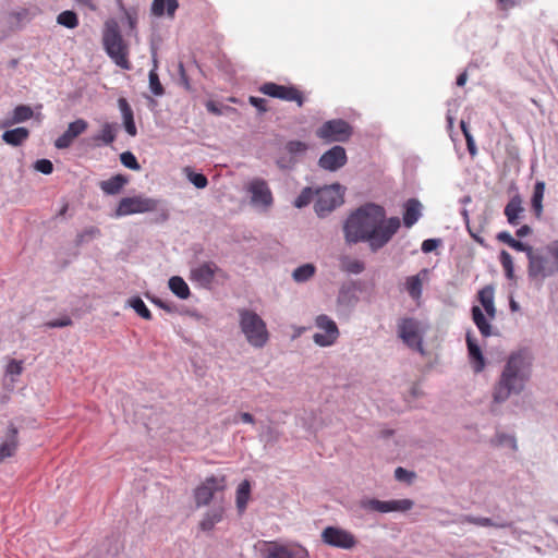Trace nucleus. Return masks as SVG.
Here are the masks:
<instances>
[{
	"instance_id": "obj_18",
	"label": "nucleus",
	"mask_w": 558,
	"mask_h": 558,
	"mask_svg": "<svg viewBox=\"0 0 558 558\" xmlns=\"http://www.w3.org/2000/svg\"><path fill=\"white\" fill-rule=\"evenodd\" d=\"M527 263V277L530 280L535 279H545L547 277L553 276L556 272V266L546 267L547 258L536 252L534 248L531 251V254L526 256Z\"/></svg>"
},
{
	"instance_id": "obj_7",
	"label": "nucleus",
	"mask_w": 558,
	"mask_h": 558,
	"mask_svg": "<svg viewBox=\"0 0 558 558\" xmlns=\"http://www.w3.org/2000/svg\"><path fill=\"white\" fill-rule=\"evenodd\" d=\"M325 144L345 143L353 135V126L343 119L325 121L315 132Z\"/></svg>"
},
{
	"instance_id": "obj_42",
	"label": "nucleus",
	"mask_w": 558,
	"mask_h": 558,
	"mask_svg": "<svg viewBox=\"0 0 558 558\" xmlns=\"http://www.w3.org/2000/svg\"><path fill=\"white\" fill-rule=\"evenodd\" d=\"M341 270L347 274L359 275L365 270V264L360 259L343 257L341 258Z\"/></svg>"
},
{
	"instance_id": "obj_21",
	"label": "nucleus",
	"mask_w": 558,
	"mask_h": 558,
	"mask_svg": "<svg viewBox=\"0 0 558 558\" xmlns=\"http://www.w3.org/2000/svg\"><path fill=\"white\" fill-rule=\"evenodd\" d=\"M465 342L468 348V355L470 360V364L474 371V373H481L486 365L485 357L483 355L482 349L477 343V340L474 338L471 331H468L465 335Z\"/></svg>"
},
{
	"instance_id": "obj_23",
	"label": "nucleus",
	"mask_w": 558,
	"mask_h": 558,
	"mask_svg": "<svg viewBox=\"0 0 558 558\" xmlns=\"http://www.w3.org/2000/svg\"><path fill=\"white\" fill-rule=\"evenodd\" d=\"M423 206L417 198H409L403 204L402 222L405 228H412L422 217Z\"/></svg>"
},
{
	"instance_id": "obj_54",
	"label": "nucleus",
	"mask_w": 558,
	"mask_h": 558,
	"mask_svg": "<svg viewBox=\"0 0 558 558\" xmlns=\"http://www.w3.org/2000/svg\"><path fill=\"white\" fill-rule=\"evenodd\" d=\"M442 244V240L439 238H430L423 241L421 250L423 253L428 254L438 248Z\"/></svg>"
},
{
	"instance_id": "obj_47",
	"label": "nucleus",
	"mask_w": 558,
	"mask_h": 558,
	"mask_svg": "<svg viewBox=\"0 0 558 558\" xmlns=\"http://www.w3.org/2000/svg\"><path fill=\"white\" fill-rule=\"evenodd\" d=\"M120 161L130 170L140 171L142 169L136 156L130 150L120 154Z\"/></svg>"
},
{
	"instance_id": "obj_43",
	"label": "nucleus",
	"mask_w": 558,
	"mask_h": 558,
	"mask_svg": "<svg viewBox=\"0 0 558 558\" xmlns=\"http://www.w3.org/2000/svg\"><path fill=\"white\" fill-rule=\"evenodd\" d=\"M499 262L505 270V276L509 280H514V265L512 256L506 250H501L499 253Z\"/></svg>"
},
{
	"instance_id": "obj_28",
	"label": "nucleus",
	"mask_w": 558,
	"mask_h": 558,
	"mask_svg": "<svg viewBox=\"0 0 558 558\" xmlns=\"http://www.w3.org/2000/svg\"><path fill=\"white\" fill-rule=\"evenodd\" d=\"M225 509L223 507H215L208 510L199 522V529L204 532L211 531L215 525L222 521Z\"/></svg>"
},
{
	"instance_id": "obj_30",
	"label": "nucleus",
	"mask_w": 558,
	"mask_h": 558,
	"mask_svg": "<svg viewBox=\"0 0 558 558\" xmlns=\"http://www.w3.org/2000/svg\"><path fill=\"white\" fill-rule=\"evenodd\" d=\"M178 8V0H153L150 10L155 16L167 14L169 17H173Z\"/></svg>"
},
{
	"instance_id": "obj_64",
	"label": "nucleus",
	"mask_w": 558,
	"mask_h": 558,
	"mask_svg": "<svg viewBox=\"0 0 558 558\" xmlns=\"http://www.w3.org/2000/svg\"><path fill=\"white\" fill-rule=\"evenodd\" d=\"M466 148L469 154L474 157L477 154V148L473 135L465 136Z\"/></svg>"
},
{
	"instance_id": "obj_19",
	"label": "nucleus",
	"mask_w": 558,
	"mask_h": 558,
	"mask_svg": "<svg viewBox=\"0 0 558 558\" xmlns=\"http://www.w3.org/2000/svg\"><path fill=\"white\" fill-rule=\"evenodd\" d=\"M88 128L87 121L84 119H76L69 123L68 129L54 141V147L58 149L69 148L73 141L85 132Z\"/></svg>"
},
{
	"instance_id": "obj_40",
	"label": "nucleus",
	"mask_w": 558,
	"mask_h": 558,
	"mask_svg": "<svg viewBox=\"0 0 558 558\" xmlns=\"http://www.w3.org/2000/svg\"><path fill=\"white\" fill-rule=\"evenodd\" d=\"M57 23L69 29H73L78 26V16L73 10H65L58 14Z\"/></svg>"
},
{
	"instance_id": "obj_2",
	"label": "nucleus",
	"mask_w": 558,
	"mask_h": 558,
	"mask_svg": "<svg viewBox=\"0 0 558 558\" xmlns=\"http://www.w3.org/2000/svg\"><path fill=\"white\" fill-rule=\"evenodd\" d=\"M532 374V360L526 350L511 352L499 378L493 387V401L505 403L511 396L520 395L529 383Z\"/></svg>"
},
{
	"instance_id": "obj_5",
	"label": "nucleus",
	"mask_w": 558,
	"mask_h": 558,
	"mask_svg": "<svg viewBox=\"0 0 558 558\" xmlns=\"http://www.w3.org/2000/svg\"><path fill=\"white\" fill-rule=\"evenodd\" d=\"M344 187L332 183L316 190L314 209L319 218L327 217L332 210L343 204Z\"/></svg>"
},
{
	"instance_id": "obj_14",
	"label": "nucleus",
	"mask_w": 558,
	"mask_h": 558,
	"mask_svg": "<svg viewBox=\"0 0 558 558\" xmlns=\"http://www.w3.org/2000/svg\"><path fill=\"white\" fill-rule=\"evenodd\" d=\"M398 335L409 348L423 353V343L416 319L413 317L401 318L398 323Z\"/></svg>"
},
{
	"instance_id": "obj_39",
	"label": "nucleus",
	"mask_w": 558,
	"mask_h": 558,
	"mask_svg": "<svg viewBox=\"0 0 558 558\" xmlns=\"http://www.w3.org/2000/svg\"><path fill=\"white\" fill-rule=\"evenodd\" d=\"M405 289L413 300H417L422 296L423 286L420 274L407 278Z\"/></svg>"
},
{
	"instance_id": "obj_32",
	"label": "nucleus",
	"mask_w": 558,
	"mask_h": 558,
	"mask_svg": "<svg viewBox=\"0 0 558 558\" xmlns=\"http://www.w3.org/2000/svg\"><path fill=\"white\" fill-rule=\"evenodd\" d=\"M251 496V483L247 480L241 482L235 493V505L238 512L242 514L247 507V502Z\"/></svg>"
},
{
	"instance_id": "obj_49",
	"label": "nucleus",
	"mask_w": 558,
	"mask_h": 558,
	"mask_svg": "<svg viewBox=\"0 0 558 558\" xmlns=\"http://www.w3.org/2000/svg\"><path fill=\"white\" fill-rule=\"evenodd\" d=\"M178 74H179V80H178V83L180 86H182L186 92H194V88L192 87V84H191V78H190V75L187 73V69H185L183 62H179L178 64Z\"/></svg>"
},
{
	"instance_id": "obj_16",
	"label": "nucleus",
	"mask_w": 558,
	"mask_h": 558,
	"mask_svg": "<svg viewBox=\"0 0 558 558\" xmlns=\"http://www.w3.org/2000/svg\"><path fill=\"white\" fill-rule=\"evenodd\" d=\"M251 194V204L253 206H262L268 208L274 204L271 190L266 180L262 178L253 179L247 186Z\"/></svg>"
},
{
	"instance_id": "obj_55",
	"label": "nucleus",
	"mask_w": 558,
	"mask_h": 558,
	"mask_svg": "<svg viewBox=\"0 0 558 558\" xmlns=\"http://www.w3.org/2000/svg\"><path fill=\"white\" fill-rule=\"evenodd\" d=\"M248 102L251 106H253L259 114H263L268 111V101L265 98L256 97V96H250Z\"/></svg>"
},
{
	"instance_id": "obj_33",
	"label": "nucleus",
	"mask_w": 558,
	"mask_h": 558,
	"mask_svg": "<svg viewBox=\"0 0 558 558\" xmlns=\"http://www.w3.org/2000/svg\"><path fill=\"white\" fill-rule=\"evenodd\" d=\"M116 131L117 124L106 122L102 125L101 131L93 137V140L96 143V146L112 144L116 140Z\"/></svg>"
},
{
	"instance_id": "obj_38",
	"label": "nucleus",
	"mask_w": 558,
	"mask_h": 558,
	"mask_svg": "<svg viewBox=\"0 0 558 558\" xmlns=\"http://www.w3.org/2000/svg\"><path fill=\"white\" fill-rule=\"evenodd\" d=\"M316 272V266L311 263L296 267L292 272V278L298 283L308 281Z\"/></svg>"
},
{
	"instance_id": "obj_26",
	"label": "nucleus",
	"mask_w": 558,
	"mask_h": 558,
	"mask_svg": "<svg viewBox=\"0 0 558 558\" xmlns=\"http://www.w3.org/2000/svg\"><path fill=\"white\" fill-rule=\"evenodd\" d=\"M523 210L522 198L520 194H515L506 205L504 214L511 226H517L519 225L520 214L523 213Z\"/></svg>"
},
{
	"instance_id": "obj_31",
	"label": "nucleus",
	"mask_w": 558,
	"mask_h": 558,
	"mask_svg": "<svg viewBox=\"0 0 558 558\" xmlns=\"http://www.w3.org/2000/svg\"><path fill=\"white\" fill-rule=\"evenodd\" d=\"M546 184L544 181H536L531 197V206L534 216L539 219L543 215V198L545 193Z\"/></svg>"
},
{
	"instance_id": "obj_56",
	"label": "nucleus",
	"mask_w": 558,
	"mask_h": 558,
	"mask_svg": "<svg viewBox=\"0 0 558 558\" xmlns=\"http://www.w3.org/2000/svg\"><path fill=\"white\" fill-rule=\"evenodd\" d=\"M73 324V320L70 316L65 315L61 318L51 319L47 323H45V327L47 328H63L71 326Z\"/></svg>"
},
{
	"instance_id": "obj_6",
	"label": "nucleus",
	"mask_w": 558,
	"mask_h": 558,
	"mask_svg": "<svg viewBox=\"0 0 558 558\" xmlns=\"http://www.w3.org/2000/svg\"><path fill=\"white\" fill-rule=\"evenodd\" d=\"M308 149L310 145L306 142L289 140L278 148L275 163L280 170H292L301 162Z\"/></svg>"
},
{
	"instance_id": "obj_20",
	"label": "nucleus",
	"mask_w": 558,
	"mask_h": 558,
	"mask_svg": "<svg viewBox=\"0 0 558 558\" xmlns=\"http://www.w3.org/2000/svg\"><path fill=\"white\" fill-rule=\"evenodd\" d=\"M265 558H310V555L307 549L301 545L272 544L266 549Z\"/></svg>"
},
{
	"instance_id": "obj_62",
	"label": "nucleus",
	"mask_w": 558,
	"mask_h": 558,
	"mask_svg": "<svg viewBox=\"0 0 558 558\" xmlns=\"http://www.w3.org/2000/svg\"><path fill=\"white\" fill-rule=\"evenodd\" d=\"M496 239L499 242L505 243L508 246H511L514 238L508 231H500L497 233Z\"/></svg>"
},
{
	"instance_id": "obj_3",
	"label": "nucleus",
	"mask_w": 558,
	"mask_h": 558,
	"mask_svg": "<svg viewBox=\"0 0 558 558\" xmlns=\"http://www.w3.org/2000/svg\"><path fill=\"white\" fill-rule=\"evenodd\" d=\"M101 40L108 57L121 69L131 70L129 45L124 40L116 20L111 19L105 22Z\"/></svg>"
},
{
	"instance_id": "obj_34",
	"label": "nucleus",
	"mask_w": 558,
	"mask_h": 558,
	"mask_svg": "<svg viewBox=\"0 0 558 558\" xmlns=\"http://www.w3.org/2000/svg\"><path fill=\"white\" fill-rule=\"evenodd\" d=\"M168 287L181 300H186L191 295L190 287L180 276H172L168 281Z\"/></svg>"
},
{
	"instance_id": "obj_44",
	"label": "nucleus",
	"mask_w": 558,
	"mask_h": 558,
	"mask_svg": "<svg viewBox=\"0 0 558 558\" xmlns=\"http://www.w3.org/2000/svg\"><path fill=\"white\" fill-rule=\"evenodd\" d=\"M316 195V190H313L311 186L304 187L301 193L296 196L293 202L294 207L304 208L306 207L314 196Z\"/></svg>"
},
{
	"instance_id": "obj_22",
	"label": "nucleus",
	"mask_w": 558,
	"mask_h": 558,
	"mask_svg": "<svg viewBox=\"0 0 558 558\" xmlns=\"http://www.w3.org/2000/svg\"><path fill=\"white\" fill-rule=\"evenodd\" d=\"M19 447V428L13 422H10L7 427V433L3 442L0 445V463L7 458L15 454Z\"/></svg>"
},
{
	"instance_id": "obj_15",
	"label": "nucleus",
	"mask_w": 558,
	"mask_h": 558,
	"mask_svg": "<svg viewBox=\"0 0 558 558\" xmlns=\"http://www.w3.org/2000/svg\"><path fill=\"white\" fill-rule=\"evenodd\" d=\"M363 290V283L360 280L345 281L340 286L337 295V306L341 310H353L359 303L357 292Z\"/></svg>"
},
{
	"instance_id": "obj_48",
	"label": "nucleus",
	"mask_w": 558,
	"mask_h": 558,
	"mask_svg": "<svg viewBox=\"0 0 558 558\" xmlns=\"http://www.w3.org/2000/svg\"><path fill=\"white\" fill-rule=\"evenodd\" d=\"M494 294L495 290L494 287L490 284L485 286L483 289L478 291L477 299L483 308L494 303Z\"/></svg>"
},
{
	"instance_id": "obj_17",
	"label": "nucleus",
	"mask_w": 558,
	"mask_h": 558,
	"mask_svg": "<svg viewBox=\"0 0 558 558\" xmlns=\"http://www.w3.org/2000/svg\"><path fill=\"white\" fill-rule=\"evenodd\" d=\"M347 162L348 156L344 147L335 145L319 157L317 165L323 170L335 172L344 167Z\"/></svg>"
},
{
	"instance_id": "obj_35",
	"label": "nucleus",
	"mask_w": 558,
	"mask_h": 558,
	"mask_svg": "<svg viewBox=\"0 0 558 558\" xmlns=\"http://www.w3.org/2000/svg\"><path fill=\"white\" fill-rule=\"evenodd\" d=\"M34 114V111L31 106L28 105H19L16 106L11 114V118L9 121H7L3 125H12V124H19L22 122H25L29 120Z\"/></svg>"
},
{
	"instance_id": "obj_9",
	"label": "nucleus",
	"mask_w": 558,
	"mask_h": 558,
	"mask_svg": "<svg viewBox=\"0 0 558 558\" xmlns=\"http://www.w3.org/2000/svg\"><path fill=\"white\" fill-rule=\"evenodd\" d=\"M258 90L271 98L293 101L298 107H302L305 102L303 92L294 85H280L274 82H266L258 87Z\"/></svg>"
},
{
	"instance_id": "obj_58",
	"label": "nucleus",
	"mask_w": 558,
	"mask_h": 558,
	"mask_svg": "<svg viewBox=\"0 0 558 558\" xmlns=\"http://www.w3.org/2000/svg\"><path fill=\"white\" fill-rule=\"evenodd\" d=\"M23 372L22 361L11 360L8 365L5 373L11 376H19Z\"/></svg>"
},
{
	"instance_id": "obj_45",
	"label": "nucleus",
	"mask_w": 558,
	"mask_h": 558,
	"mask_svg": "<svg viewBox=\"0 0 558 558\" xmlns=\"http://www.w3.org/2000/svg\"><path fill=\"white\" fill-rule=\"evenodd\" d=\"M389 512H407L414 506L412 499H392L388 500Z\"/></svg>"
},
{
	"instance_id": "obj_63",
	"label": "nucleus",
	"mask_w": 558,
	"mask_h": 558,
	"mask_svg": "<svg viewBox=\"0 0 558 558\" xmlns=\"http://www.w3.org/2000/svg\"><path fill=\"white\" fill-rule=\"evenodd\" d=\"M466 148L469 154L474 157L477 154V148L473 135L465 136Z\"/></svg>"
},
{
	"instance_id": "obj_27",
	"label": "nucleus",
	"mask_w": 558,
	"mask_h": 558,
	"mask_svg": "<svg viewBox=\"0 0 558 558\" xmlns=\"http://www.w3.org/2000/svg\"><path fill=\"white\" fill-rule=\"evenodd\" d=\"M471 316H472L473 323L475 324L480 333L484 338H488L492 335H494L493 327L480 306L473 305L471 307Z\"/></svg>"
},
{
	"instance_id": "obj_50",
	"label": "nucleus",
	"mask_w": 558,
	"mask_h": 558,
	"mask_svg": "<svg viewBox=\"0 0 558 558\" xmlns=\"http://www.w3.org/2000/svg\"><path fill=\"white\" fill-rule=\"evenodd\" d=\"M187 179L196 189H205L208 185V179L204 173L191 171L186 168Z\"/></svg>"
},
{
	"instance_id": "obj_8",
	"label": "nucleus",
	"mask_w": 558,
	"mask_h": 558,
	"mask_svg": "<svg viewBox=\"0 0 558 558\" xmlns=\"http://www.w3.org/2000/svg\"><path fill=\"white\" fill-rule=\"evenodd\" d=\"M161 203L162 202L160 199L146 197L143 195L123 197L120 199L112 216L116 218H120L134 214H144L159 210V206Z\"/></svg>"
},
{
	"instance_id": "obj_11",
	"label": "nucleus",
	"mask_w": 558,
	"mask_h": 558,
	"mask_svg": "<svg viewBox=\"0 0 558 558\" xmlns=\"http://www.w3.org/2000/svg\"><path fill=\"white\" fill-rule=\"evenodd\" d=\"M315 326L324 331V333L316 332L313 336V340L317 345L326 348L336 343L340 331L333 319L326 314H320L315 318Z\"/></svg>"
},
{
	"instance_id": "obj_53",
	"label": "nucleus",
	"mask_w": 558,
	"mask_h": 558,
	"mask_svg": "<svg viewBox=\"0 0 558 558\" xmlns=\"http://www.w3.org/2000/svg\"><path fill=\"white\" fill-rule=\"evenodd\" d=\"M395 478L399 482H405L410 484L415 478V473L402 466H398L395 470Z\"/></svg>"
},
{
	"instance_id": "obj_24",
	"label": "nucleus",
	"mask_w": 558,
	"mask_h": 558,
	"mask_svg": "<svg viewBox=\"0 0 558 558\" xmlns=\"http://www.w3.org/2000/svg\"><path fill=\"white\" fill-rule=\"evenodd\" d=\"M118 106L121 111L125 132L132 137L136 136L137 128L134 121V113L129 101L124 97H120L118 99Z\"/></svg>"
},
{
	"instance_id": "obj_37",
	"label": "nucleus",
	"mask_w": 558,
	"mask_h": 558,
	"mask_svg": "<svg viewBox=\"0 0 558 558\" xmlns=\"http://www.w3.org/2000/svg\"><path fill=\"white\" fill-rule=\"evenodd\" d=\"M154 68L148 73V83L149 89L154 96H162L165 94V88L160 83L159 75L157 72V60L156 53H153Z\"/></svg>"
},
{
	"instance_id": "obj_52",
	"label": "nucleus",
	"mask_w": 558,
	"mask_h": 558,
	"mask_svg": "<svg viewBox=\"0 0 558 558\" xmlns=\"http://www.w3.org/2000/svg\"><path fill=\"white\" fill-rule=\"evenodd\" d=\"M33 167L36 171L46 175H49L53 172V163L47 158L37 159Z\"/></svg>"
},
{
	"instance_id": "obj_13",
	"label": "nucleus",
	"mask_w": 558,
	"mask_h": 558,
	"mask_svg": "<svg viewBox=\"0 0 558 558\" xmlns=\"http://www.w3.org/2000/svg\"><path fill=\"white\" fill-rule=\"evenodd\" d=\"M322 541L328 546L341 549H351L357 543L351 532L333 525H329L323 530Z\"/></svg>"
},
{
	"instance_id": "obj_60",
	"label": "nucleus",
	"mask_w": 558,
	"mask_h": 558,
	"mask_svg": "<svg viewBox=\"0 0 558 558\" xmlns=\"http://www.w3.org/2000/svg\"><path fill=\"white\" fill-rule=\"evenodd\" d=\"M510 247L518 252H524L526 256L529 254H531V251L533 250V247L531 245H529L522 241H519L517 239H513Z\"/></svg>"
},
{
	"instance_id": "obj_46",
	"label": "nucleus",
	"mask_w": 558,
	"mask_h": 558,
	"mask_svg": "<svg viewBox=\"0 0 558 558\" xmlns=\"http://www.w3.org/2000/svg\"><path fill=\"white\" fill-rule=\"evenodd\" d=\"M464 522L472 523L478 526H495V527H507L506 523H495L490 518L486 517H474V515H465Z\"/></svg>"
},
{
	"instance_id": "obj_29",
	"label": "nucleus",
	"mask_w": 558,
	"mask_h": 558,
	"mask_svg": "<svg viewBox=\"0 0 558 558\" xmlns=\"http://www.w3.org/2000/svg\"><path fill=\"white\" fill-rule=\"evenodd\" d=\"M1 137L8 145L16 147L22 145L29 137V131L24 126H19L4 131Z\"/></svg>"
},
{
	"instance_id": "obj_61",
	"label": "nucleus",
	"mask_w": 558,
	"mask_h": 558,
	"mask_svg": "<svg viewBox=\"0 0 558 558\" xmlns=\"http://www.w3.org/2000/svg\"><path fill=\"white\" fill-rule=\"evenodd\" d=\"M520 0H497V7L501 11H508L514 7L520 5Z\"/></svg>"
},
{
	"instance_id": "obj_59",
	"label": "nucleus",
	"mask_w": 558,
	"mask_h": 558,
	"mask_svg": "<svg viewBox=\"0 0 558 558\" xmlns=\"http://www.w3.org/2000/svg\"><path fill=\"white\" fill-rule=\"evenodd\" d=\"M546 252L554 258L556 271L558 270V240H555L546 245Z\"/></svg>"
},
{
	"instance_id": "obj_25",
	"label": "nucleus",
	"mask_w": 558,
	"mask_h": 558,
	"mask_svg": "<svg viewBox=\"0 0 558 558\" xmlns=\"http://www.w3.org/2000/svg\"><path fill=\"white\" fill-rule=\"evenodd\" d=\"M128 183L129 178L124 174L118 173L108 180L100 181L99 187L107 195H116L119 194Z\"/></svg>"
},
{
	"instance_id": "obj_10",
	"label": "nucleus",
	"mask_w": 558,
	"mask_h": 558,
	"mask_svg": "<svg viewBox=\"0 0 558 558\" xmlns=\"http://www.w3.org/2000/svg\"><path fill=\"white\" fill-rule=\"evenodd\" d=\"M226 477H217L215 475L206 477V480L194 489V499L196 507L208 506L217 492L226 489Z\"/></svg>"
},
{
	"instance_id": "obj_51",
	"label": "nucleus",
	"mask_w": 558,
	"mask_h": 558,
	"mask_svg": "<svg viewBox=\"0 0 558 558\" xmlns=\"http://www.w3.org/2000/svg\"><path fill=\"white\" fill-rule=\"evenodd\" d=\"M146 298L153 303L155 304L156 306H158L159 308L166 311L167 313H177L178 312V307L170 303V302H167L156 295H150V294H146Z\"/></svg>"
},
{
	"instance_id": "obj_4",
	"label": "nucleus",
	"mask_w": 558,
	"mask_h": 558,
	"mask_svg": "<svg viewBox=\"0 0 558 558\" xmlns=\"http://www.w3.org/2000/svg\"><path fill=\"white\" fill-rule=\"evenodd\" d=\"M239 326L250 345L256 349L264 348L269 341V331L265 320L254 311L240 308Z\"/></svg>"
},
{
	"instance_id": "obj_57",
	"label": "nucleus",
	"mask_w": 558,
	"mask_h": 558,
	"mask_svg": "<svg viewBox=\"0 0 558 558\" xmlns=\"http://www.w3.org/2000/svg\"><path fill=\"white\" fill-rule=\"evenodd\" d=\"M206 109L208 112L215 114V116H222L223 114V110H233V108L229 107V106H223L217 101H214V100H208L206 102Z\"/></svg>"
},
{
	"instance_id": "obj_36",
	"label": "nucleus",
	"mask_w": 558,
	"mask_h": 558,
	"mask_svg": "<svg viewBox=\"0 0 558 558\" xmlns=\"http://www.w3.org/2000/svg\"><path fill=\"white\" fill-rule=\"evenodd\" d=\"M360 508L367 512H389L388 500L383 501L376 498H362L360 500Z\"/></svg>"
},
{
	"instance_id": "obj_41",
	"label": "nucleus",
	"mask_w": 558,
	"mask_h": 558,
	"mask_svg": "<svg viewBox=\"0 0 558 558\" xmlns=\"http://www.w3.org/2000/svg\"><path fill=\"white\" fill-rule=\"evenodd\" d=\"M128 303L130 307H132L135 311V313L142 318L146 320L153 319L151 312L148 310V307L140 296L135 295L130 298Z\"/></svg>"
},
{
	"instance_id": "obj_12",
	"label": "nucleus",
	"mask_w": 558,
	"mask_h": 558,
	"mask_svg": "<svg viewBox=\"0 0 558 558\" xmlns=\"http://www.w3.org/2000/svg\"><path fill=\"white\" fill-rule=\"evenodd\" d=\"M217 275L226 277V272L215 262H204L190 270V280L204 289H210Z\"/></svg>"
},
{
	"instance_id": "obj_1",
	"label": "nucleus",
	"mask_w": 558,
	"mask_h": 558,
	"mask_svg": "<svg viewBox=\"0 0 558 558\" xmlns=\"http://www.w3.org/2000/svg\"><path fill=\"white\" fill-rule=\"evenodd\" d=\"M401 226L399 217L387 218L386 210L376 203H365L352 211L343 223L348 244L367 243L373 253L385 247Z\"/></svg>"
}]
</instances>
